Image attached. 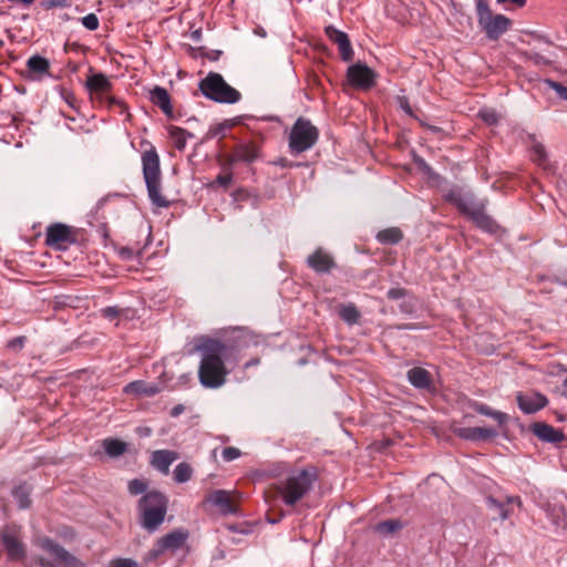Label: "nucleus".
I'll use <instances>...</instances> for the list:
<instances>
[{
	"instance_id": "1",
	"label": "nucleus",
	"mask_w": 567,
	"mask_h": 567,
	"mask_svg": "<svg viewBox=\"0 0 567 567\" xmlns=\"http://www.w3.org/2000/svg\"><path fill=\"white\" fill-rule=\"evenodd\" d=\"M195 349L200 353L198 378L203 386L216 389L221 386L228 374L225 362L230 348L217 339L200 338Z\"/></svg>"
},
{
	"instance_id": "2",
	"label": "nucleus",
	"mask_w": 567,
	"mask_h": 567,
	"mask_svg": "<svg viewBox=\"0 0 567 567\" xmlns=\"http://www.w3.org/2000/svg\"><path fill=\"white\" fill-rule=\"evenodd\" d=\"M316 481V474L310 470H300L290 474L285 481L271 486L266 493L267 498L280 496L284 503L289 507H296L297 504L308 494Z\"/></svg>"
},
{
	"instance_id": "3",
	"label": "nucleus",
	"mask_w": 567,
	"mask_h": 567,
	"mask_svg": "<svg viewBox=\"0 0 567 567\" xmlns=\"http://www.w3.org/2000/svg\"><path fill=\"white\" fill-rule=\"evenodd\" d=\"M447 200L468 216L480 228L489 233L497 230L498 226L496 223L484 213V204L475 202L472 194H462L461 192L452 190L447 195Z\"/></svg>"
},
{
	"instance_id": "4",
	"label": "nucleus",
	"mask_w": 567,
	"mask_h": 567,
	"mask_svg": "<svg viewBox=\"0 0 567 567\" xmlns=\"http://www.w3.org/2000/svg\"><path fill=\"white\" fill-rule=\"evenodd\" d=\"M476 16L481 30L486 35H499L511 30L513 21L501 13H494L487 0H476Z\"/></svg>"
},
{
	"instance_id": "5",
	"label": "nucleus",
	"mask_w": 567,
	"mask_h": 567,
	"mask_svg": "<svg viewBox=\"0 0 567 567\" xmlns=\"http://www.w3.org/2000/svg\"><path fill=\"white\" fill-rule=\"evenodd\" d=\"M166 497L158 492L147 493L140 502L143 526L150 530L157 528L166 514Z\"/></svg>"
},
{
	"instance_id": "6",
	"label": "nucleus",
	"mask_w": 567,
	"mask_h": 567,
	"mask_svg": "<svg viewBox=\"0 0 567 567\" xmlns=\"http://www.w3.org/2000/svg\"><path fill=\"white\" fill-rule=\"evenodd\" d=\"M37 545L52 558V560H50L45 557H38L37 561L42 567H56L58 565L64 567H84V564L76 557L47 537L38 538Z\"/></svg>"
},
{
	"instance_id": "7",
	"label": "nucleus",
	"mask_w": 567,
	"mask_h": 567,
	"mask_svg": "<svg viewBox=\"0 0 567 567\" xmlns=\"http://www.w3.org/2000/svg\"><path fill=\"white\" fill-rule=\"evenodd\" d=\"M204 95L221 103H235L240 99V93L228 85L221 75L209 73L199 85Z\"/></svg>"
},
{
	"instance_id": "8",
	"label": "nucleus",
	"mask_w": 567,
	"mask_h": 567,
	"mask_svg": "<svg viewBox=\"0 0 567 567\" xmlns=\"http://www.w3.org/2000/svg\"><path fill=\"white\" fill-rule=\"evenodd\" d=\"M317 140V127L310 121L300 117L291 130L289 146L293 152L301 153L312 147Z\"/></svg>"
},
{
	"instance_id": "9",
	"label": "nucleus",
	"mask_w": 567,
	"mask_h": 567,
	"mask_svg": "<svg viewBox=\"0 0 567 567\" xmlns=\"http://www.w3.org/2000/svg\"><path fill=\"white\" fill-rule=\"evenodd\" d=\"M259 157V146L255 142L237 144L230 154L221 157L220 163L224 169H228L238 162L251 163Z\"/></svg>"
},
{
	"instance_id": "10",
	"label": "nucleus",
	"mask_w": 567,
	"mask_h": 567,
	"mask_svg": "<svg viewBox=\"0 0 567 567\" xmlns=\"http://www.w3.org/2000/svg\"><path fill=\"white\" fill-rule=\"evenodd\" d=\"M187 539V533L182 530L173 532L163 538L147 553L146 560L152 561L158 558L166 551L174 553L178 548L183 547Z\"/></svg>"
},
{
	"instance_id": "11",
	"label": "nucleus",
	"mask_w": 567,
	"mask_h": 567,
	"mask_svg": "<svg viewBox=\"0 0 567 567\" xmlns=\"http://www.w3.org/2000/svg\"><path fill=\"white\" fill-rule=\"evenodd\" d=\"M86 85L91 94L96 99L101 101L105 99L110 105L117 106L121 113L125 112L126 107L122 102L115 101L113 97L109 96L111 83L104 74L97 73L89 76Z\"/></svg>"
},
{
	"instance_id": "12",
	"label": "nucleus",
	"mask_w": 567,
	"mask_h": 567,
	"mask_svg": "<svg viewBox=\"0 0 567 567\" xmlns=\"http://www.w3.org/2000/svg\"><path fill=\"white\" fill-rule=\"evenodd\" d=\"M1 542L11 559L19 560L25 555V547L21 542L20 528L7 526L1 530Z\"/></svg>"
},
{
	"instance_id": "13",
	"label": "nucleus",
	"mask_w": 567,
	"mask_h": 567,
	"mask_svg": "<svg viewBox=\"0 0 567 567\" xmlns=\"http://www.w3.org/2000/svg\"><path fill=\"white\" fill-rule=\"evenodd\" d=\"M347 79L353 87L359 90H369L375 83V73L365 64L355 63L349 66Z\"/></svg>"
},
{
	"instance_id": "14",
	"label": "nucleus",
	"mask_w": 567,
	"mask_h": 567,
	"mask_svg": "<svg viewBox=\"0 0 567 567\" xmlns=\"http://www.w3.org/2000/svg\"><path fill=\"white\" fill-rule=\"evenodd\" d=\"M241 494L238 492H228L217 489L209 493L207 501L216 505L224 514H235L238 511V503Z\"/></svg>"
},
{
	"instance_id": "15",
	"label": "nucleus",
	"mask_w": 567,
	"mask_h": 567,
	"mask_svg": "<svg viewBox=\"0 0 567 567\" xmlns=\"http://www.w3.org/2000/svg\"><path fill=\"white\" fill-rule=\"evenodd\" d=\"M45 241L49 246L65 249L75 241V237L72 227L64 224H54L48 228Z\"/></svg>"
},
{
	"instance_id": "16",
	"label": "nucleus",
	"mask_w": 567,
	"mask_h": 567,
	"mask_svg": "<svg viewBox=\"0 0 567 567\" xmlns=\"http://www.w3.org/2000/svg\"><path fill=\"white\" fill-rule=\"evenodd\" d=\"M453 433L461 439L470 440L473 442H486L498 435V432L493 427H454Z\"/></svg>"
},
{
	"instance_id": "17",
	"label": "nucleus",
	"mask_w": 567,
	"mask_h": 567,
	"mask_svg": "<svg viewBox=\"0 0 567 567\" xmlns=\"http://www.w3.org/2000/svg\"><path fill=\"white\" fill-rule=\"evenodd\" d=\"M143 173L146 183L161 181L159 158L155 151L143 154Z\"/></svg>"
},
{
	"instance_id": "18",
	"label": "nucleus",
	"mask_w": 567,
	"mask_h": 567,
	"mask_svg": "<svg viewBox=\"0 0 567 567\" xmlns=\"http://www.w3.org/2000/svg\"><path fill=\"white\" fill-rule=\"evenodd\" d=\"M308 265L318 272H328L334 267V260L328 252L319 248L308 257Z\"/></svg>"
},
{
	"instance_id": "19",
	"label": "nucleus",
	"mask_w": 567,
	"mask_h": 567,
	"mask_svg": "<svg viewBox=\"0 0 567 567\" xmlns=\"http://www.w3.org/2000/svg\"><path fill=\"white\" fill-rule=\"evenodd\" d=\"M27 69L30 79L39 80L49 73L50 63L40 55H33L27 61Z\"/></svg>"
},
{
	"instance_id": "20",
	"label": "nucleus",
	"mask_w": 567,
	"mask_h": 567,
	"mask_svg": "<svg viewBox=\"0 0 567 567\" xmlns=\"http://www.w3.org/2000/svg\"><path fill=\"white\" fill-rule=\"evenodd\" d=\"M409 381L419 389L431 390L433 386V379L431 373L424 368H413L408 372Z\"/></svg>"
},
{
	"instance_id": "21",
	"label": "nucleus",
	"mask_w": 567,
	"mask_h": 567,
	"mask_svg": "<svg viewBox=\"0 0 567 567\" xmlns=\"http://www.w3.org/2000/svg\"><path fill=\"white\" fill-rule=\"evenodd\" d=\"M517 402L519 408L526 413H533L546 405L547 400L539 393H533L530 395H517Z\"/></svg>"
},
{
	"instance_id": "22",
	"label": "nucleus",
	"mask_w": 567,
	"mask_h": 567,
	"mask_svg": "<svg viewBox=\"0 0 567 567\" xmlns=\"http://www.w3.org/2000/svg\"><path fill=\"white\" fill-rule=\"evenodd\" d=\"M532 429L533 433L543 441L556 443L564 439V435L560 431L546 423L537 422L533 425Z\"/></svg>"
},
{
	"instance_id": "23",
	"label": "nucleus",
	"mask_w": 567,
	"mask_h": 567,
	"mask_svg": "<svg viewBox=\"0 0 567 567\" xmlns=\"http://www.w3.org/2000/svg\"><path fill=\"white\" fill-rule=\"evenodd\" d=\"M177 458V454L173 451L162 450L153 453V465L162 471L168 473L169 465Z\"/></svg>"
},
{
	"instance_id": "24",
	"label": "nucleus",
	"mask_w": 567,
	"mask_h": 567,
	"mask_svg": "<svg viewBox=\"0 0 567 567\" xmlns=\"http://www.w3.org/2000/svg\"><path fill=\"white\" fill-rule=\"evenodd\" d=\"M158 391L159 389L156 385L148 384L144 381H134L124 388V392L127 394H144L147 396H152Z\"/></svg>"
},
{
	"instance_id": "25",
	"label": "nucleus",
	"mask_w": 567,
	"mask_h": 567,
	"mask_svg": "<svg viewBox=\"0 0 567 567\" xmlns=\"http://www.w3.org/2000/svg\"><path fill=\"white\" fill-rule=\"evenodd\" d=\"M151 100L154 104L159 106L165 114L169 115L172 113L169 95L165 89L156 86L151 93Z\"/></svg>"
},
{
	"instance_id": "26",
	"label": "nucleus",
	"mask_w": 567,
	"mask_h": 567,
	"mask_svg": "<svg viewBox=\"0 0 567 567\" xmlns=\"http://www.w3.org/2000/svg\"><path fill=\"white\" fill-rule=\"evenodd\" d=\"M148 196L154 205L158 207H167L169 202L161 194V181L155 183H146Z\"/></svg>"
},
{
	"instance_id": "27",
	"label": "nucleus",
	"mask_w": 567,
	"mask_h": 567,
	"mask_svg": "<svg viewBox=\"0 0 567 567\" xmlns=\"http://www.w3.org/2000/svg\"><path fill=\"white\" fill-rule=\"evenodd\" d=\"M403 528V523L399 519H388L375 525L374 529L381 535H394Z\"/></svg>"
},
{
	"instance_id": "28",
	"label": "nucleus",
	"mask_w": 567,
	"mask_h": 567,
	"mask_svg": "<svg viewBox=\"0 0 567 567\" xmlns=\"http://www.w3.org/2000/svg\"><path fill=\"white\" fill-rule=\"evenodd\" d=\"M102 445L111 457H117L126 451V444L115 439H106L102 441Z\"/></svg>"
},
{
	"instance_id": "29",
	"label": "nucleus",
	"mask_w": 567,
	"mask_h": 567,
	"mask_svg": "<svg viewBox=\"0 0 567 567\" xmlns=\"http://www.w3.org/2000/svg\"><path fill=\"white\" fill-rule=\"evenodd\" d=\"M378 239L383 244H396L402 239V231L399 228H388L378 234Z\"/></svg>"
},
{
	"instance_id": "30",
	"label": "nucleus",
	"mask_w": 567,
	"mask_h": 567,
	"mask_svg": "<svg viewBox=\"0 0 567 567\" xmlns=\"http://www.w3.org/2000/svg\"><path fill=\"white\" fill-rule=\"evenodd\" d=\"M475 410L483 415H487L495 419L499 425H503L508 419L505 413L493 411L489 406L485 404H477L475 406Z\"/></svg>"
},
{
	"instance_id": "31",
	"label": "nucleus",
	"mask_w": 567,
	"mask_h": 567,
	"mask_svg": "<svg viewBox=\"0 0 567 567\" xmlns=\"http://www.w3.org/2000/svg\"><path fill=\"white\" fill-rule=\"evenodd\" d=\"M30 487L27 484L19 485L13 489V496L18 499L20 507L25 508L30 505Z\"/></svg>"
},
{
	"instance_id": "32",
	"label": "nucleus",
	"mask_w": 567,
	"mask_h": 567,
	"mask_svg": "<svg viewBox=\"0 0 567 567\" xmlns=\"http://www.w3.org/2000/svg\"><path fill=\"white\" fill-rule=\"evenodd\" d=\"M333 39L338 45L341 58L344 61H350L353 56V50L351 48L349 38H333Z\"/></svg>"
},
{
	"instance_id": "33",
	"label": "nucleus",
	"mask_w": 567,
	"mask_h": 567,
	"mask_svg": "<svg viewBox=\"0 0 567 567\" xmlns=\"http://www.w3.org/2000/svg\"><path fill=\"white\" fill-rule=\"evenodd\" d=\"M169 134L178 150H183L185 147L186 138L187 136H190V134H188L185 130L176 126L169 128Z\"/></svg>"
},
{
	"instance_id": "34",
	"label": "nucleus",
	"mask_w": 567,
	"mask_h": 567,
	"mask_svg": "<svg viewBox=\"0 0 567 567\" xmlns=\"http://www.w3.org/2000/svg\"><path fill=\"white\" fill-rule=\"evenodd\" d=\"M193 470L187 463H181L174 471V477L178 483H184L190 480Z\"/></svg>"
},
{
	"instance_id": "35",
	"label": "nucleus",
	"mask_w": 567,
	"mask_h": 567,
	"mask_svg": "<svg viewBox=\"0 0 567 567\" xmlns=\"http://www.w3.org/2000/svg\"><path fill=\"white\" fill-rule=\"evenodd\" d=\"M339 313L340 317L349 323L357 322L360 316L354 306H344L340 309Z\"/></svg>"
},
{
	"instance_id": "36",
	"label": "nucleus",
	"mask_w": 567,
	"mask_h": 567,
	"mask_svg": "<svg viewBox=\"0 0 567 567\" xmlns=\"http://www.w3.org/2000/svg\"><path fill=\"white\" fill-rule=\"evenodd\" d=\"M488 506L491 509H494L501 519H506L508 517V511L505 508L504 504L498 502L493 497H488Z\"/></svg>"
},
{
	"instance_id": "37",
	"label": "nucleus",
	"mask_w": 567,
	"mask_h": 567,
	"mask_svg": "<svg viewBox=\"0 0 567 567\" xmlns=\"http://www.w3.org/2000/svg\"><path fill=\"white\" fill-rule=\"evenodd\" d=\"M128 491L133 495L141 494L146 491V483L140 480H133L128 483Z\"/></svg>"
},
{
	"instance_id": "38",
	"label": "nucleus",
	"mask_w": 567,
	"mask_h": 567,
	"mask_svg": "<svg viewBox=\"0 0 567 567\" xmlns=\"http://www.w3.org/2000/svg\"><path fill=\"white\" fill-rule=\"evenodd\" d=\"M545 84H547L550 89L555 90L559 97L567 101V87L551 80H546Z\"/></svg>"
},
{
	"instance_id": "39",
	"label": "nucleus",
	"mask_w": 567,
	"mask_h": 567,
	"mask_svg": "<svg viewBox=\"0 0 567 567\" xmlns=\"http://www.w3.org/2000/svg\"><path fill=\"white\" fill-rule=\"evenodd\" d=\"M82 24L87 30L93 31V30L97 29V27H99V19L94 13H90V14L85 16L84 18H82Z\"/></svg>"
},
{
	"instance_id": "40",
	"label": "nucleus",
	"mask_w": 567,
	"mask_h": 567,
	"mask_svg": "<svg viewBox=\"0 0 567 567\" xmlns=\"http://www.w3.org/2000/svg\"><path fill=\"white\" fill-rule=\"evenodd\" d=\"M480 116L489 125H493L498 121V115L493 110H483L480 112Z\"/></svg>"
},
{
	"instance_id": "41",
	"label": "nucleus",
	"mask_w": 567,
	"mask_h": 567,
	"mask_svg": "<svg viewBox=\"0 0 567 567\" xmlns=\"http://www.w3.org/2000/svg\"><path fill=\"white\" fill-rule=\"evenodd\" d=\"M241 455L240 450L234 446H228L223 451V457L225 461L230 462L238 458Z\"/></svg>"
},
{
	"instance_id": "42",
	"label": "nucleus",
	"mask_w": 567,
	"mask_h": 567,
	"mask_svg": "<svg viewBox=\"0 0 567 567\" xmlns=\"http://www.w3.org/2000/svg\"><path fill=\"white\" fill-rule=\"evenodd\" d=\"M546 159V152L539 144L534 146V161L542 165Z\"/></svg>"
},
{
	"instance_id": "43",
	"label": "nucleus",
	"mask_w": 567,
	"mask_h": 567,
	"mask_svg": "<svg viewBox=\"0 0 567 567\" xmlns=\"http://www.w3.org/2000/svg\"><path fill=\"white\" fill-rule=\"evenodd\" d=\"M231 183V174H221L218 175L214 184H218L220 186L227 187Z\"/></svg>"
},
{
	"instance_id": "44",
	"label": "nucleus",
	"mask_w": 567,
	"mask_h": 567,
	"mask_svg": "<svg viewBox=\"0 0 567 567\" xmlns=\"http://www.w3.org/2000/svg\"><path fill=\"white\" fill-rule=\"evenodd\" d=\"M405 290L402 288H392L388 291V297L390 299H400L405 296Z\"/></svg>"
},
{
	"instance_id": "45",
	"label": "nucleus",
	"mask_w": 567,
	"mask_h": 567,
	"mask_svg": "<svg viewBox=\"0 0 567 567\" xmlns=\"http://www.w3.org/2000/svg\"><path fill=\"white\" fill-rule=\"evenodd\" d=\"M112 567H137V565L130 559H117L113 561Z\"/></svg>"
},
{
	"instance_id": "46",
	"label": "nucleus",
	"mask_w": 567,
	"mask_h": 567,
	"mask_svg": "<svg viewBox=\"0 0 567 567\" xmlns=\"http://www.w3.org/2000/svg\"><path fill=\"white\" fill-rule=\"evenodd\" d=\"M499 4H507L511 3L517 8H523L527 0H496Z\"/></svg>"
},
{
	"instance_id": "47",
	"label": "nucleus",
	"mask_w": 567,
	"mask_h": 567,
	"mask_svg": "<svg viewBox=\"0 0 567 567\" xmlns=\"http://www.w3.org/2000/svg\"><path fill=\"white\" fill-rule=\"evenodd\" d=\"M248 196H249L248 193L244 189H239L234 193V199L236 202L246 200L248 198Z\"/></svg>"
},
{
	"instance_id": "48",
	"label": "nucleus",
	"mask_w": 567,
	"mask_h": 567,
	"mask_svg": "<svg viewBox=\"0 0 567 567\" xmlns=\"http://www.w3.org/2000/svg\"><path fill=\"white\" fill-rule=\"evenodd\" d=\"M117 313H118V311L115 308H106L103 310V316L105 318H114L117 316Z\"/></svg>"
},
{
	"instance_id": "49",
	"label": "nucleus",
	"mask_w": 567,
	"mask_h": 567,
	"mask_svg": "<svg viewBox=\"0 0 567 567\" xmlns=\"http://www.w3.org/2000/svg\"><path fill=\"white\" fill-rule=\"evenodd\" d=\"M326 33H327V35H338V37L347 35V33H344L342 31L334 30L332 27H327Z\"/></svg>"
},
{
	"instance_id": "50",
	"label": "nucleus",
	"mask_w": 567,
	"mask_h": 567,
	"mask_svg": "<svg viewBox=\"0 0 567 567\" xmlns=\"http://www.w3.org/2000/svg\"><path fill=\"white\" fill-rule=\"evenodd\" d=\"M120 254L123 258L128 259L132 257L133 251L130 248H122Z\"/></svg>"
},
{
	"instance_id": "51",
	"label": "nucleus",
	"mask_w": 567,
	"mask_h": 567,
	"mask_svg": "<svg viewBox=\"0 0 567 567\" xmlns=\"http://www.w3.org/2000/svg\"><path fill=\"white\" fill-rule=\"evenodd\" d=\"M401 106L406 113L412 114L411 107L405 100H401Z\"/></svg>"
},
{
	"instance_id": "52",
	"label": "nucleus",
	"mask_w": 567,
	"mask_h": 567,
	"mask_svg": "<svg viewBox=\"0 0 567 567\" xmlns=\"http://www.w3.org/2000/svg\"><path fill=\"white\" fill-rule=\"evenodd\" d=\"M183 411V406L182 405H177L175 406L173 410H172V415L176 416L178 415L179 413H182Z\"/></svg>"
},
{
	"instance_id": "53",
	"label": "nucleus",
	"mask_w": 567,
	"mask_h": 567,
	"mask_svg": "<svg viewBox=\"0 0 567 567\" xmlns=\"http://www.w3.org/2000/svg\"><path fill=\"white\" fill-rule=\"evenodd\" d=\"M561 394L567 398V377L564 379V382H563Z\"/></svg>"
},
{
	"instance_id": "54",
	"label": "nucleus",
	"mask_w": 567,
	"mask_h": 567,
	"mask_svg": "<svg viewBox=\"0 0 567 567\" xmlns=\"http://www.w3.org/2000/svg\"><path fill=\"white\" fill-rule=\"evenodd\" d=\"M507 502H508V503H514V502H515V503H517L518 505L520 504V501H519V498H517V497H508V498H507Z\"/></svg>"
},
{
	"instance_id": "55",
	"label": "nucleus",
	"mask_w": 567,
	"mask_h": 567,
	"mask_svg": "<svg viewBox=\"0 0 567 567\" xmlns=\"http://www.w3.org/2000/svg\"><path fill=\"white\" fill-rule=\"evenodd\" d=\"M281 517H282V514H280L278 519H274L270 516L268 517V519H269L270 523H277Z\"/></svg>"
},
{
	"instance_id": "56",
	"label": "nucleus",
	"mask_w": 567,
	"mask_h": 567,
	"mask_svg": "<svg viewBox=\"0 0 567 567\" xmlns=\"http://www.w3.org/2000/svg\"><path fill=\"white\" fill-rule=\"evenodd\" d=\"M192 35H194V37L200 35V30H195V31L192 33Z\"/></svg>"
},
{
	"instance_id": "57",
	"label": "nucleus",
	"mask_w": 567,
	"mask_h": 567,
	"mask_svg": "<svg viewBox=\"0 0 567 567\" xmlns=\"http://www.w3.org/2000/svg\"><path fill=\"white\" fill-rule=\"evenodd\" d=\"M525 33V31H523ZM527 35H535L534 32H526Z\"/></svg>"
}]
</instances>
